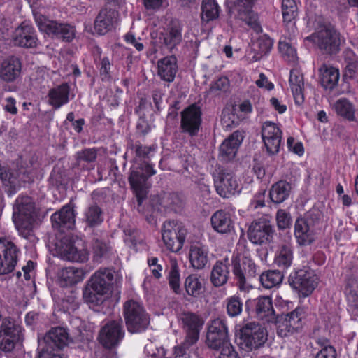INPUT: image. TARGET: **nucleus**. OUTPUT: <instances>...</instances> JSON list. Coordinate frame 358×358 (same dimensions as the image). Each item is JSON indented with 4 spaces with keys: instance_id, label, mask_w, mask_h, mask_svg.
Returning a JSON list of instances; mask_svg holds the SVG:
<instances>
[{
    "instance_id": "1",
    "label": "nucleus",
    "mask_w": 358,
    "mask_h": 358,
    "mask_svg": "<svg viewBox=\"0 0 358 358\" xmlns=\"http://www.w3.org/2000/svg\"><path fill=\"white\" fill-rule=\"evenodd\" d=\"M114 279L113 271L108 268L97 270L88 281L83 292L87 303L99 304L112 292Z\"/></svg>"
},
{
    "instance_id": "2",
    "label": "nucleus",
    "mask_w": 358,
    "mask_h": 358,
    "mask_svg": "<svg viewBox=\"0 0 358 358\" xmlns=\"http://www.w3.org/2000/svg\"><path fill=\"white\" fill-rule=\"evenodd\" d=\"M123 315L127 330L132 334L145 331L150 324L149 315L143 305L133 299L124 302Z\"/></svg>"
},
{
    "instance_id": "3",
    "label": "nucleus",
    "mask_w": 358,
    "mask_h": 358,
    "mask_svg": "<svg viewBox=\"0 0 358 358\" xmlns=\"http://www.w3.org/2000/svg\"><path fill=\"white\" fill-rule=\"evenodd\" d=\"M34 213V203L31 197L19 196L16 199L13 220L17 231L24 236H26L31 229Z\"/></svg>"
},
{
    "instance_id": "4",
    "label": "nucleus",
    "mask_w": 358,
    "mask_h": 358,
    "mask_svg": "<svg viewBox=\"0 0 358 358\" xmlns=\"http://www.w3.org/2000/svg\"><path fill=\"white\" fill-rule=\"evenodd\" d=\"M232 273L240 291L247 292L250 286L247 281L257 274V266L249 256L236 255L231 258Z\"/></svg>"
},
{
    "instance_id": "5",
    "label": "nucleus",
    "mask_w": 358,
    "mask_h": 358,
    "mask_svg": "<svg viewBox=\"0 0 358 358\" xmlns=\"http://www.w3.org/2000/svg\"><path fill=\"white\" fill-rule=\"evenodd\" d=\"M266 340V329L257 322H248L241 329L239 345L246 352L257 350L264 345Z\"/></svg>"
},
{
    "instance_id": "6",
    "label": "nucleus",
    "mask_w": 358,
    "mask_h": 358,
    "mask_svg": "<svg viewBox=\"0 0 358 358\" xmlns=\"http://www.w3.org/2000/svg\"><path fill=\"white\" fill-rule=\"evenodd\" d=\"M306 40L312 42L320 50L327 54H335L339 49V34L329 26H321L314 33L307 36Z\"/></svg>"
},
{
    "instance_id": "7",
    "label": "nucleus",
    "mask_w": 358,
    "mask_h": 358,
    "mask_svg": "<svg viewBox=\"0 0 358 358\" xmlns=\"http://www.w3.org/2000/svg\"><path fill=\"white\" fill-rule=\"evenodd\" d=\"M187 234L185 226L174 220L166 221L162 228V240L166 249L175 253L182 248Z\"/></svg>"
},
{
    "instance_id": "8",
    "label": "nucleus",
    "mask_w": 358,
    "mask_h": 358,
    "mask_svg": "<svg viewBox=\"0 0 358 358\" xmlns=\"http://www.w3.org/2000/svg\"><path fill=\"white\" fill-rule=\"evenodd\" d=\"M70 337L67 329L62 327L51 328L45 335L43 342L46 348H43L38 358H63L60 354L52 352L50 349H62L68 345Z\"/></svg>"
},
{
    "instance_id": "9",
    "label": "nucleus",
    "mask_w": 358,
    "mask_h": 358,
    "mask_svg": "<svg viewBox=\"0 0 358 358\" xmlns=\"http://www.w3.org/2000/svg\"><path fill=\"white\" fill-rule=\"evenodd\" d=\"M80 241L64 236L55 244V251L62 259L75 262H85L89 259V252L83 246L80 247Z\"/></svg>"
},
{
    "instance_id": "10",
    "label": "nucleus",
    "mask_w": 358,
    "mask_h": 358,
    "mask_svg": "<svg viewBox=\"0 0 358 358\" xmlns=\"http://www.w3.org/2000/svg\"><path fill=\"white\" fill-rule=\"evenodd\" d=\"M36 23L41 31L57 38L70 42L76 36V28L68 24L49 20L43 16L35 17Z\"/></svg>"
},
{
    "instance_id": "11",
    "label": "nucleus",
    "mask_w": 358,
    "mask_h": 358,
    "mask_svg": "<svg viewBox=\"0 0 358 358\" xmlns=\"http://www.w3.org/2000/svg\"><path fill=\"white\" fill-rule=\"evenodd\" d=\"M125 331L121 319L109 320L100 329L98 339L106 348L117 346L124 337Z\"/></svg>"
},
{
    "instance_id": "12",
    "label": "nucleus",
    "mask_w": 358,
    "mask_h": 358,
    "mask_svg": "<svg viewBox=\"0 0 358 358\" xmlns=\"http://www.w3.org/2000/svg\"><path fill=\"white\" fill-rule=\"evenodd\" d=\"M20 250L8 238L0 236V275L13 272L17 264Z\"/></svg>"
},
{
    "instance_id": "13",
    "label": "nucleus",
    "mask_w": 358,
    "mask_h": 358,
    "mask_svg": "<svg viewBox=\"0 0 358 358\" xmlns=\"http://www.w3.org/2000/svg\"><path fill=\"white\" fill-rule=\"evenodd\" d=\"M180 324L186 332L184 344L192 346L199 338L200 331L203 324V319L198 314L192 312H184L179 316Z\"/></svg>"
},
{
    "instance_id": "14",
    "label": "nucleus",
    "mask_w": 358,
    "mask_h": 358,
    "mask_svg": "<svg viewBox=\"0 0 358 358\" xmlns=\"http://www.w3.org/2000/svg\"><path fill=\"white\" fill-rule=\"evenodd\" d=\"M304 308L296 307L293 311L286 314L278 320L277 319V333L281 337H286L299 331L303 324Z\"/></svg>"
},
{
    "instance_id": "15",
    "label": "nucleus",
    "mask_w": 358,
    "mask_h": 358,
    "mask_svg": "<svg viewBox=\"0 0 358 358\" xmlns=\"http://www.w3.org/2000/svg\"><path fill=\"white\" fill-rule=\"evenodd\" d=\"M290 285L303 297L309 296L317 284V277L313 271L301 269L290 275Z\"/></svg>"
},
{
    "instance_id": "16",
    "label": "nucleus",
    "mask_w": 358,
    "mask_h": 358,
    "mask_svg": "<svg viewBox=\"0 0 358 358\" xmlns=\"http://www.w3.org/2000/svg\"><path fill=\"white\" fill-rule=\"evenodd\" d=\"M201 110L199 106L192 104L181 113L180 129L191 137L198 135L202 122Z\"/></svg>"
},
{
    "instance_id": "17",
    "label": "nucleus",
    "mask_w": 358,
    "mask_h": 358,
    "mask_svg": "<svg viewBox=\"0 0 358 358\" xmlns=\"http://www.w3.org/2000/svg\"><path fill=\"white\" fill-rule=\"evenodd\" d=\"M294 237L301 246L311 245L316 239L315 221L311 214L296 219L294 224Z\"/></svg>"
},
{
    "instance_id": "18",
    "label": "nucleus",
    "mask_w": 358,
    "mask_h": 358,
    "mask_svg": "<svg viewBox=\"0 0 358 358\" xmlns=\"http://www.w3.org/2000/svg\"><path fill=\"white\" fill-rule=\"evenodd\" d=\"M21 327L10 317H5L0 327V349L10 352L20 338Z\"/></svg>"
},
{
    "instance_id": "19",
    "label": "nucleus",
    "mask_w": 358,
    "mask_h": 358,
    "mask_svg": "<svg viewBox=\"0 0 358 358\" xmlns=\"http://www.w3.org/2000/svg\"><path fill=\"white\" fill-rule=\"evenodd\" d=\"M273 233L268 220L259 219L252 222L248 231V237L253 244L263 245L271 241Z\"/></svg>"
},
{
    "instance_id": "20",
    "label": "nucleus",
    "mask_w": 358,
    "mask_h": 358,
    "mask_svg": "<svg viewBox=\"0 0 358 358\" xmlns=\"http://www.w3.org/2000/svg\"><path fill=\"white\" fill-rule=\"evenodd\" d=\"M214 182L217 194L223 198L238 194L241 191V185L236 176L224 170L220 172Z\"/></svg>"
},
{
    "instance_id": "21",
    "label": "nucleus",
    "mask_w": 358,
    "mask_h": 358,
    "mask_svg": "<svg viewBox=\"0 0 358 358\" xmlns=\"http://www.w3.org/2000/svg\"><path fill=\"white\" fill-rule=\"evenodd\" d=\"M15 45L32 48L37 46L38 38L34 28L28 22H22L13 31L12 36Z\"/></svg>"
},
{
    "instance_id": "22",
    "label": "nucleus",
    "mask_w": 358,
    "mask_h": 358,
    "mask_svg": "<svg viewBox=\"0 0 358 358\" xmlns=\"http://www.w3.org/2000/svg\"><path fill=\"white\" fill-rule=\"evenodd\" d=\"M282 132L280 128L271 122H266L262 128V138L267 152L271 155L278 152L281 143Z\"/></svg>"
},
{
    "instance_id": "23",
    "label": "nucleus",
    "mask_w": 358,
    "mask_h": 358,
    "mask_svg": "<svg viewBox=\"0 0 358 358\" xmlns=\"http://www.w3.org/2000/svg\"><path fill=\"white\" fill-rule=\"evenodd\" d=\"M244 138L243 133L236 131L226 138L220 146L219 159L223 162L232 160Z\"/></svg>"
},
{
    "instance_id": "24",
    "label": "nucleus",
    "mask_w": 358,
    "mask_h": 358,
    "mask_svg": "<svg viewBox=\"0 0 358 358\" xmlns=\"http://www.w3.org/2000/svg\"><path fill=\"white\" fill-rule=\"evenodd\" d=\"M255 310L258 319L266 323H276L278 318L269 296H259L254 301Z\"/></svg>"
},
{
    "instance_id": "25",
    "label": "nucleus",
    "mask_w": 358,
    "mask_h": 358,
    "mask_svg": "<svg viewBox=\"0 0 358 358\" xmlns=\"http://www.w3.org/2000/svg\"><path fill=\"white\" fill-rule=\"evenodd\" d=\"M76 215L73 209L70 205L63 206L58 212L51 216L52 227L64 231L72 229L75 225Z\"/></svg>"
},
{
    "instance_id": "26",
    "label": "nucleus",
    "mask_w": 358,
    "mask_h": 358,
    "mask_svg": "<svg viewBox=\"0 0 358 358\" xmlns=\"http://www.w3.org/2000/svg\"><path fill=\"white\" fill-rule=\"evenodd\" d=\"M153 208L159 211H178L182 201L176 193L166 192L152 199Z\"/></svg>"
},
{
    "instance_id": "27",
    "label": "nucleus",
    "mask_w": 358,
    "mask_h": 358,
    "mask_svg": "<svg viewBox=\"0 0 358 358\" xmlns=\"http://www.w3.org/2000/svg\"><path fill=\"white\" fill-rule=\"evenodd\" d=\"M22 63L19 58L11 56L4 59L0 68V78L5 82L15 81L21 74Z\"/></svg>"
},
{
    "instance_id": "28",
    "label": "nucleus",
    "mask_w": 358,
    "mask_h": 358,
    "mask_svg": "<svg viewBox=\"0 0 358 358\" xmlns=\"http://www.w3.org/2000/svg\"><path fill=\"white\" fill-rule=\"evenodd\" d=\"M117 13L113 9L103 8L100 10L94 20V30L99 35H104L113 27L117 20Z\"/></svg>"
},
{
    "instance_id": "29",
    "label": "nucleus",
    "mask_w": 358,
    "mask_h": 358,
    "mask_svg": "<svg viewBox=\"0 0 358 358\" xmlns=\"http://www.w3.org/2000/svg\"><path fill=\"white\" fill-rule=\"evenodd\" d=\"M157 75L167 83H172L178 71L177 59L174 56H167L157 61Z\"/></svg>"
},
{
    "instance_id": "30",
    "label": "nucleus",
    "mask_w": 358,
    "mask_h": 358,
    "mask_svg": "<svg viewBox=\"0 0 358 358\" xmlns=\"http://www.w3.org/2000/svg\"><path fill=\"white\" fill-rule=\"evenodd\" d=\"M210 222L213 229L219 234H229L234 230L231 215L224 210L215 212L211 216Z\"/></svg>"
},
{
    "instance_id": "31",
    "label": "nucleus",
    "mask_w": 358,
    "mask_h": 358,
    "mask_svg": "<svg viewBox=\"0 0 358 358\" xmlns=\"http://www.w3.org/2000/svg\"><path fill=\"white\" fill-rule=\"evenodd\" d=\"M70 87L64 83L51 89L48 94V102L55 109H59L69 101Z\"/></svg>"
},
{
    "instance_id": "32",
    "label": "nucleus",
    "mask_w": 358,
    "mask_h": 358,
    "mask_svg": "<svg viewBox=\"0 0 358 358\" xmlns=\"http://www.w3.org/2000/svg\"><path fill=\"white\" fill-rule=\"evenodd\" d=\"M147 179V176L143 173L138 171V169H133L131 170L129 181L132 189L136 193L138 206L141 205L143 199L146 194Z\"/></svg>"
},
{
    "instance_id": "33",
    "label": "nucleus",
    "mask_w": 358,
    "mask_h": 358,
    "mask_svg": "<svg viewBox=\"0 0 358 358\" xmlns=\"http://www.w3.org/2000/svg\"><path fill=\"white\" fill-rule=\"evenodd\" d=\"M229 275L228 259H224L222 261H217L211 271L210 281L215 287H220L227 283Z\"/></svg>"
},
{
    "instance_id": "34",
    "label": "nucleus",
    "mask_w": 358,
    "mask_h": 358,
    "mask_svg": "<svg viewBox=\"0 0 358 358\" xmlns=\"http://www.w3.org/2000/svg\"><path fill=\"white\" fill-rule=\"evenodd\" d=\"M320 83L326 90H332L338 84L340 78V73L338 69L322 64L319 69Z\"/></svg>"
},
{
    "instance_id": "35",
    "label": "nucleus",
    "mask_w": 358,
    "mask_h": 358,
    "mask_svg": "<svg viewBox=\"0 0 358 358\" xmlns=\"http://www.w3.org/2000/svg\"><path fill=\"white\" fill-rule=\"evenodd\" d=\"M289 83L295 103L301 105L303 103L304 96L303 94V77L302 73L297 69H293L290 71Z\"/></svg>"
},
{
    "instance_id": "36",
    "label": "nucleus",
    "mask_w": 358,
    "mask_h": 358,
    "mask_svg": "<svg viewBox=\"0 0 358 358\" xmlns=\"http://www.w3.org/2000/svg\"><path fill=\"white\" fill-rule=\"evenodd\" d=\"M182 27L178 23H172L162 34L163 43L170 51L182 42Z\"/></svg>"
},
{
    "instance_id": "37",
    "label": "nucleus",
    "mask_w": 358,
    "mask_h": 358,
    "mask_svg": "<svg viewBox=\"0 0 358 358\" xmlns=\"http://www.w3.org/2000/svg\"><path fill=\"white\" fill-rule=\"evenodd\" d=\"M208 252L203 246L192 245L189 258L192 266L197 270L203 268L208 263Z\"/></svg>"
},
{
    "instance_id": "38",
    "label": "nucleus",
    "mask_w": 358,
    "mask_h": 358,
    "mask_svg": "<svg viewBox=\"0 0 358 358\" xmlns=\"http://www.w3.org/2000/svg\"><path fill=\"white\" fill-rule=\"evenodd\" d=\"M85 273L81 268L74 266L62 268L59 274L60 282L63 286H69L81 282Z\"/></svg>"
},
{
    "instance_id": "39",
    "label": "nucleus",
    "mask_w": 358,
    "mask_h": 358,
    "mask_svg": "<svg viewBox=\"0 0 358 358\" xmlns=\"http://www.w3.org/2000/svg\"><path fill=\"white\" fill-rule=\"evenodd\" d=\"M291 189V185L285 180L275 182L271 186L269 191L271 201L275 203L284 202L288 199Z\"/></svg>"
},
{
    "instance_id": "40",
    "label": "nucleus",
    "mask_w": 358,
    "mask_h": 358,
    "mask_svg": "<svg viewBox=\"0 0 358 358\" xmlns=\"http://www.w3.org/2000/svg\"><path fill=\"white\" fill-rule=\"evenodd\" d=\"M0 179L8 196H12L16 192L18 182L15 173L6 166L0 164Z\"/></svg>"
},
{
    "instance_id": "41",
    "label": "nucleus",
    "mask_w": 358,
    "mask_h": 358,
    "mask_svg": "<svg viewBox=\"0 0 358 358\" xmlns=\"http://www.w3.org/2000/svg\"><path fill=\"white\" fill-rule=\"evenodd\" d=\"M333 108L336 114L348 121L355 120V108L354 105L347 99L341 98L337 100Z\"/></svg>"
},
{
    "instance_id": "42",
    "label": "nucleus",
    "mask_w": 358,
    "mask_h": 358,
    "mask_svg": "<svg viewBox=\"0 0 358 358\" xmlns=\"http://www.w3.org/2000/svg\"><path fill=\"white\" fill-rule=\"evenodd\" d=\"M273 45V41L267 35L260 36L253 44V50L255 52L252 59L254 61L260 60L264 55H266Z\"/></svg>"
},
{
    "instance_id": "43",
    "label": "nucleus",
    "mask_w": 358,
    "mask_h": 358,
    "mask_svg": "<svg viewBox=\"0 0 358 358\" xmlns=\"http://www.w3.org/2000/svg\"><path fill=\"white\" fill-rule=\"evenodd\" d=\"M293 250L287 245H283L277 252L275 257V264L280 268L287 269L292 264Z\"/></svg>"
},
{
    "instance_id": "44",
    "label": "nucleus",
    "mask_w": 358,
    "mask_h": 358,
    "mask_svg": "<svg viewBox=\"0 0 358 358\" xmlns=\"http://www.w3.org/2000/svg\"><path fill=\"white\" fill-rule=\"evenodd\" d=\"M220 8L215 0H203L201 5V19L209 22L219 17Z\"/></svg>"
},
{
    "instance_id": "45",
    "label": "nucleus",
    "mask_w": 358,
    "mask_h": 358,
    "mask_svg": "<svg viewBox=\"0 0 358 358\" xmlns=\"http://www.w3.org/2000/svg\"><path fill=\"white\" fill-rule=\"evenodd\" d=\"M84 220L90 227H96L103 221V213L96 204L90 206L85 211Z\"/></svg>"
},
{
    "instance_id": "46",
    "label": "nucleus",
    "mask_w": 358,
    "mask_h": 358,
    "mask_svg": "<svg viewBox=\"0 0 358 358\" xmlns=\"http://www.w3.org/2000/svg\"><path fill=\"white\" fill-rule=\"evenodd\" d=\"M259 279L264 288L271 289L280 285L282 281L283 276L278 271H267L262 273Z\"/></svg>"
},
{
    "instance_id": "47",
    "label": "nucleus",
    "mask_w": 358,
    "mask_h": 358,
    "mask_svg": "<svg viewBox=\"0 0 358 358\" xmlns=\"http://www.w3.org/2000/svg\"><path fill=\"white\" fill-rule=\"evenodd\" d=\"M185 287L188 295L193 297H197L203 292V284L196 274L190 275L185 279Z\"/></svg>"
},
{
    "instance_id": "48",
    "label": "nucleus",
    "mask_w": 358,
    "mask_h": 358,
    "mask_svg": "<svg viewBox=\"0 0 358 358\" xmlns=\"http://www.w3.org/2000/svg\"><path fill=\"white\" fill-rule=\"evenodd\" d=\"M169 283L171 289L176 293L180 291V278L177 260L171 258L169 261Z\"/></svg>"
},
{
    "instance_id": "49",
    "label": "nucleus",
    "mask_w": 358,
    "mask_h": 358,
    "mask_svg": "<svg viewBox=\"0 0 358 358\" xmlns=\"http://www.w3.org/2000/svg\"><path fill=\"white\" fill-rule=\"evenodd\" d=\"M282 13L285 22H292L298 15V7L295 0H282Z\"/></svg>"
},
{
    "instance_id": "50",
    "label": "nucleus",
    "mask_w": 358,
    "mask_h": 358,
    "mask_svg": "<svg viewBox=\"0 0 358 358\" xmlns=\"http://www.w3.org/2000/svg\"><path fill=\"white\" fill-rule=\"evenodd\" d=\"M243 118V115L242 114L240 115L236 114V108H233L231 112L224 111L222 113L221 123L223 128L228 130L231 129L233 127L238 125L240 121Z\"/></svg>"
},
{
    "instance_id": "51",
    "label": "nucleus",
    "mask_w": 358,
    "mask_h": 358,
    "mask_svg": "<svg viewBox=\"0 0 358 358\" xmlns=\"http://www.w3.org/2000/svg\"><path fill=\"white\" fill-rule=\"evenodd\" d=\"M227 313L229 316L234 317L241 315L243 310V301L241 299L234 295L227 298L225 301Z\"/></svg>"
},
{
    "instance_id": "52",
    "label": "nucleus",
    "mask_w": 358,
    "mask_h": 358,
    "mask_svg": "<svg viewBox=\"0 0 358 358\" xmlns=\"http://www.w3.org/2000/svg\"><path fill=\"white\" fill-rule=\"evenodd\" d=\"M206 343L208 346L214 350L222 348L224 345L230 344L228 341V335L222 336L213 333H208L206 336Z\"/></svg>"
},
{
    "instance_id": "53",
    "label": "nucleus",
    "mask_w": 358,
    "mask_h": 358,
    "mask_svg": "<svg viewBox=\"0 0 358 358\" xmlns=\"http://www.w3.org/2000/svg\"><path fill=\"white\" fill-rule=\"evenodd\" d=\"M208 333L219 334L221 336L228 335V329L225 320L221 318L212 320L208 326Z\"/></svg>"
},
{
    "instance_id": "54",
    "label": "nucleus",
    "mask_w": 358,
    "mask_h": 358,
    "mask_svg": "<svg viewBox=\"0 0 358 358\" xmlns=\"http://www.w3.org/2000/svg\"><path fill=\"white\" fill-rule=\"evenodd\" d=\"M97 157V152L94 148L85 149L76 154V161L78 165L82 162L90 163L94 162Z\"/></svg>"
},
{
    "instance_id": "55",
    "label": "nucleus",
    "mask_w": 358,
    "mask_h": 358,
    "mask_svg": "<svg viewBox=\"0 0 358 358\" xmlns=\"http://www.w3.org/2000/svg\"><path fill=\"white\" fill-rule=\"evenodd\" d=\"M348 310L354 316H358V293L354 290H350L346 295Z\"/></svg>"
},
{
    "instance_id": "56",
    "label": "nucleus",
    "mask_w": 358,
    "mask_h": 358,
    "mask_svg": "<svg viewBox=\"0 0 358 358\" xmlns=\"http://www.w3.org/2000/svg\"><path fill=\"white\" fill-rule=\"evenodd\" d=\"M157 149L155 145H144L142 144H136L134 150L136 155L143 159H149L152 157Z\"/></svg>"
},
{
    "instance_id": "57",
    "label": "nucleus",
    "mask_w": 358,
    "mask_h": 358,
    "mask_svg": "<svg viewBox=\"0 0 358 358\" xmlns=\"http://www.w3.org/2000/svg\"><path fill=\"white\" fill-rule=\"evenodd\" d=\"M278 49L282 55L288 59H294L296 55V51L289 43L285 41H280Z\"/></svg>"
},
{
    "instance_id": "58",
    "label": "nucleus",
    "mask_w": 358,
    "mask_h": 358,
    "mask_svg": "<svg viewBox=\"0 0 358 358\" xmlns=\"http://www.w3.org/2000/svg\"><path fill=\"white\" fill-rule=\"evenodd\" d=\"M276 221L278 227L280 229H285L291 224L290 215L285 210L280 209L276 213Z\"/></svg>"
},
{
    "instance_id": "59",
    "label": "nucleus",
    "mask_w": 358,
    "mask_h": 358,
    "mask_svg": "<svg viewBox=\"0 0 358 358\" xmlns=\"http://www.w3.org/2000/svg\"><path fill=\"white\" fill-rule=\"evenodd\" d=\"M265 206V191L261 190L257 192L252 199L251 200L248 208L250 210H254L258 208H262Z\"/></svg>"
},
{
    "instance_id": "60",
    "label": "nucleus",
    "mask_w": 358,
    "mask_h": 358,
    "mask_svg": "<svg viewBox=\"0 0 358 358\" xmlns=\"http://www.w3.org/2000/svg\"><path fill=\"white\" fill-rule=\"evenodd\" d=\"M110 68L111 64L109 59L106 57L102 58L101 60L99 72L103 81H108L110 80Z\"/></svg>"
},
{
    "instance_id": "61",
    "label": "nucleus",
    "mask_w": 358,
    "mask_h": 358,
    "mask_svg": "<svg viewBox=\"0 0 358 358\" xmlns=\"http://www.w3.org/2000/svg\"><path fill=\"white\" fill-rule=\"evenodd\" d=\"M108 250V245L100 240H95L93 243V252L96 259L103 257Z\"/></svg>"
},
{
    "instance_id": "62",
    "label": "nucleus",
    "mask_w": 358,
    "mask_h": 358,
    "mask_svg": "<svg viewBox=\"0 0 358 358\" xmlns=\"http://www.w3.org/2000/svg\"><path fill=\"white\" fill-rule=\"evenodd\" d=\"M219 358H240L238 352L234 350V347L231 345H224L221 349Z\"/></svg>"
},
{
    "instance_id": "63",
    "label": "nucleus",
    "mask_w": 358,
    "mask_h": 358,
    "mask_svg": "<svg viewBox=\"0 0 358 358\" xmlns=\"http://www.w3.org/2000/svg\"><path fill=\"white\" fill-rule=\"evenodd\" d=\"M315 358H336V352L334 347L325 346L317 352Z\"/></svg>"
},
{
    "instance_id": "64",
    "label": "nucleus",
    "mask_w": 358,
    "mask_h": 358,
    "mask_svg": "<svg viewBox=\"0 0 358 358\" xmlns=\"http://www.w3.org/2000/svg\"><path fill=\"white\" fill-rule=\"evenodd\" d=\"M343 76L346 78L355 79L358 81V64H349L345 68Z\"/></svg>"
}]
</instances>
